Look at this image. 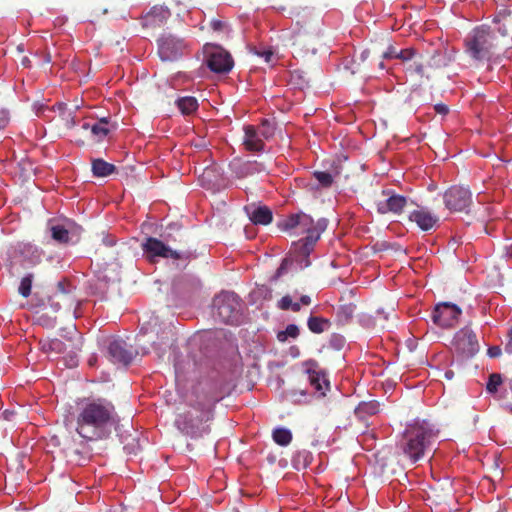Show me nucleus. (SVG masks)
Masks as SVG:
<instances>
[{"label": "nucleus", "instance_id": "7ed1b4c3", "mask_svg": "<svg viewBox=\"0 0 512 512\" xmlns=\"http://www.w3.org/2000/svg\"><path fill=\"white\" fill-rule=\"evenodd\" d=\"M194 393L196 399L191 409L180 413L175 425L183 434L197 439L210 433L208 422L213 419L215 404L224 398V394L215 384L199 386Z\"/></svg>", "mask_w": 512, "mask_h": 512}, {"label": "nucleus", "instance_id": "5fc2aeb1", "mask_svg": "<svg viewBox=\"0 0 512 512\" xmlns=\"http://www.w3.org/2000/svg\"><path fill=\"white\" fill-rule=\"evenodd\" d=\"M378 67H379L381 70L385 69V64H384V62H383V61H380V62H379V64H378Z\"/></svg>", "mask_w": 512, "mask_h": 512}, {"label": "nucleus", "instance_id": "4d7b16f0", "mask_svg": "<svg viewBox=\"0 0 512 512\" xmlns=\"http://www.w3.org/2000/svg\"><path fill=\"white\" fill-rule=\"evenodd\" d=\"M291 14L296 16V17L300 16V12L299 11H291Z\"/></svg>", "mask_w": 512, "mask_h": 512}, {"label": "nucleus", "instance_id": "a18cd8bd", "mask_svg": "<svg viewBox=\"0 0 512 512\" xmlns=\"http://www.w3.org/2000/svg\"><path fill=\"white\" fill-rule=\"evenodd\" d=\"M506 353L512 355V328L509 330L507 335V342L505 344Z\"/></svg>", "mask_w": 512, "mask_h": 512}, {"label": "nucleus", "instance_id": "ddd939ff", "mask_svg": "<svg viewBox=\"0 0 512 512\" xmlns=\"http://www.w3.org/2000/svg\"><path fill=\"white\" fill-rule=\"evenodd\" d=\"M108 354L113 363L129 365L137 352L123 339L116 338L110 341L108 345Z\"/></svg>", "mask_w": 512, "mask_h": 512}, {"label": "nucleus", "instance_id": "c03bdc74", "mask_svg": "<svg viewBox=\"0 0 512 512\" xmlns=\"http://www.w3.org/2000/svg\"><path fill=\"white\" fill-rule=\"evenodd\" d=\"M434 110L440 115H446L449 112V107L446 104L438 103L434 106Z\"/></svg>", "mask_w": 512, "mask_h": 512}, {"label": "nucleus", "instance_id": "f3484780", "mask_svg": "<svg viewBox=\"0 0 512 512\" xmlns=\"http://www.w3.org/2000/svg\"><path fill=\"white\" fill-rule=\"evenodd\" d=\"M243 144L245 149L251 152H260L264 150V142L253 125L244 126V140Z\"/></svg>", "mask_w": 512, "mask_h": 512}, {"label": "nucleus", "instance_id": "864d4df0", "mask_svg": "<svg viewBox=\"0 0 512 512\" xmlns=\"http://www.w3.org/2000/svg\"><path fill=\"white\" fill-rule=\"evenodd\" d=\"M96 362V358L95 357H91L89 360H88V363L90 366H93Z\"/></svg>", "mask_w": 512, "mask_h": 512}, {"label": "nucleus", "instance_id": "6e6d98bb", "mask_svg": "<svg viewBox=\"0 0 512 512\" xmlns=\"http://www.w3.org/2000/svg\"><path fill=\"white\" fill-rule=\"evenodd\" d=\"M296 25L299 27V30L303 27V23L300 20L296 21Z\"/></svg>", "mask_w": 512, "mask_h": 512}, {"label": "nucleus", "instance_id": "dca6fc26", "mask_svg": "<svg viewBox=\"0 0 512 512\" xmlns=\"http://www.w3.org/2000/svg\"><path fill=\"white\" fill-rule=\"evenodd\" d=\"M206 64L215 73H227L233 67V60L228 52L216 50L208 55Z\"/></svg>", "mask_w": 512, "mask_h": 512}, {"label": "nucleus", "instance_id": "c756f323", "mask_svg": "<svg viewBox=\"0 0 512 512\" xmlns=\"http://www.w3.org/2000/svg\"><path fill=\"white\" fill-rule=\"evenodd\" d=\"M43 350L46 352L62 353L65 350V344L60 339H51L43 344Z\"/></svg>", "mask_w": 512, "mask_h": 512}, {"label": "nucleus", "instance_id": "f704fd0d", "mask_svg": "<svg viewBox=\"0 0 512 512\" xmlns=\"http://www.w3.org/2000/svg\"><path fill=\"white\" fill-rule=\"evenodd\" d=\"M58 292L55 294V297L60 301H67L70 302V305L73 304L74 299H71V297L68 295V292L64 289V283L59 282L57 285Z\"/></svg>", "mask_w": 512, "mask_h": 512}, {"label": "nucleus", "instance_id": "bb28decb", "mask_svg": "<svg viewBox=\"0 0 512 512\" xmlns=\"http://www.w3.org/2000/svg\"><path fill=\"white\" fill-rule=\"evenodd\" d=\"M107 125H108L107 119L102 118L97 123H95L91 126V132L95 137H97L98 141L102 140L109 133V129H108Z\"/></svg>", "mask_w": 512, "mask_h": 512}, {"label": "nucleus", "instance_id": "bf43d9fd", "mask_svg": "<svg viewBox=\"0 0 512 512\" xmlns=\"http://www.w3.org/2000/svg\"><path fill=\"white\" fill-rule=\"evenodd\" d=\"M89 127H90V126H89V124H84V125H83V128H84V129H88Z\"/></svg>", "mask_w": 512, "mask_h": 512}, {"label": "nucleus", "instance_id": "473e14b6", "mask_svg": "<svg viewBox=\"0 0 512 512\" xmlns=\"http://www.w3.org/2000/svg\"><path fill=\"white\" fill-rule=\"evenodd\" d=\"M258 132H259L261 138L268 139L273 136L274 127L269 120L264 119L261 122V129Z\"/></svg>", "mask_w": 512, "mask_h": 512}, {"label": "nucleus", "instance_id": "412c9836", "mask_svg": "<svg viewBox=\"0 0 512 512\" xmlns=\"http://www.w3.org/2000/svg\"><path fill=\"white\" fill-rule=\"evenodd\" d=\"M379 403L377 401L361 402L355 409V415L364 420L366 416L376 415L379 412Z\"/></svg>", "mask_w": 512, "mask_h": 512}, {"label": "nucleus", "instance_id": "a878e982", "mask_svg": "<svg viewBox=\"0 0 512 512\" xmlns=\"http://www.w3.org/2000/svg\"><path fill=\"white\" fill-rule=\"evenodd\" d=\"M449 62L450 57L447 55L446 51L435 50L430 58L429 66L433 68H441L447 66Z\"/></svg>", "mask_w": 512, "mask_h": 512}, {"label": "nucleus", "instance_id": "0eeeda50", "mask_svg": "<svg viewBox=\"0 0 512 512\" xmlns=\"http://www.w3.org/2000/svg\"><path fill=\"white\" fill-rule=\"evenodd\" d=\"M214 316L225 324H235L238 320L239 297L234 292H221L213 300Z\"/></svg>", "mask_w": 512, "mask_h": 512}, {"label": "nucleus", "instance_id": "a211bd4d", "mask_svg": "<svg viewBox=\"0 0 512 512\" xmlns=\"http://www.w3.org/2000/svg\"><path fill=\"white\" fill-rule=\"evenodd\" d=\"M249 219L255 225H268L273 220V213L267 206L246 207Z\"/></svg>", "mask_w": 512, "mask_h": 512}, {"label": "nucleus", "instance_id": "cd10ccee", "mask_svg": "<svg viewBox=\"0 0 512 512\" xmlns=\"http://www.w3.org/2000/svg\"><path fill=\"white\" fill-rule=\"evenodd\" d=\"M32 282H33V274H28L21 279V282H20V285L18 288V292L24 298H27L30 296Z\"/></svg>", "mask_w": 512, "mask_h": 512}, {"label": "nucleus", "instance_id": "603ef678", "mask_svg": "<svg viewBox=\"0 0 512 512\" xmlns=\"http://www.w3.org/2000/svg\"><path fill=\"white\" fill-rule=\"evenodd\" d=\"M453 376H454V372H453V371L449 370V371H446V372H445V377H446L447 379H452V378H453Z\"/></svg>", "mask_w": 512, "mask_h": 512}, {"label": "nucleus", "instance_id": "f257e3e1", "mask_svg": "<svg viewBox=\"0 0 512 512\" xmlns=\"http://www.w3.org/2000/svg\"><path fill=\"white\" fill-rule=\"evenodd\" d=\"M327 221L320 219L317 222L303 212L291 214L278 223V227L285 232L294 231L295 235L306 234L303 239L293 243L290 252L291 258H285L277 269L274 278L282 276L289 264L296 262L300 269L310 265L309 256L319 240L321 233L326 229Z\"/></svg>", "mask_w": 512, "mask_h": 512}, {"label": "nucleus", "instance_id": "3c124183", "mask_svg": "<svg viewBox=\"0 0 512 512\" xmlns=\"http://www.w3.org/2000/svg\"><path fill=\"white\" fill-rule=\"evenodd\" d=\"M369 56V51L365 50L361 53V60L364 61Z\"/></svg>", "mask_w": 512, "mask_h": 512}, {"label": "nucleus", "instance_id": "6e6552de", "mask_svg": "<svg viewBox=\"0 0 512 512\" xmlns=\"http://www.w3.org/2000/svg\"><path fill=\"white\" fill-rule=\"evenodd\" d=\"M443 202L450 212L468 213L473 202L472 192L468 187L453 185L444 192Z\"/></svg>", "mask_w": 512, "mask_h": 512}, {"label": "nucleus", "instance_id": "aec40b11", "mask_svg": "<svg viewBox=\"0 0 512 512\" xmlns=\"http://www.w3.org/2000/svg\"><path fill=\"white\" fill-rule=\"evenodd\" d=\"M116 167L104 161L103 159H94L92 161V172L96 177H107L114 173Z\"/></svg>", "mask_w": 512, "mask_h": 512}, {"label": "nucleus", "instance_id": "2f4dec72", "mask_svg": "<svg viewBox=\"0 0 512 512\" xmlns=\"http://www.w3.org/2000/svg\"><path fill=\"white\" fill-rule=\"evenodd\" d=\"M313 175L319 184L324 188H328L333 184V177L329 172L315 171Z\"/></svg>", "mask_w": 512, "mask_h": 512}, {"label": "nucleus", "instance_id": "b1692460", "mask_svg": "<svg viewBox=\"0 0 512 512\" xmlns=\"http://www.w3.org/2000/svg\"><path fill=\"white\" fill-rule=\"evenodd\" d=\"M355 310L356 306L352 303L339 306L336 313L337 321L343 325L349 323L353 318Z\"/></svg>", "mask_w": 512, "mask_h": 512}, {"label": "nucleus", "instance_id": "5701e85b", "mask_svg": "<svg viewBox=\"0 0 512 512\" xmlns=\"http://www.w3.org/2000/svg\"><path fill=\"white\" fill-rule=\"evenodd\" d=\"M331 323L328 319L318 316H310L307 326L312 333L320 334L329 329Z\"/></svg>", "mask_w": 512, "mask_h": 512}, {"label": "nucleus", "instance_id": "f8f14e48", "mask_svg": "<svg viewBox=\"0 0 512 512\" xmlns=\"http://www.w3.org/2000/svg\"><path fill=\"white\" fill-rule=\"evenodd\" d=\"M382 196L383 199L376 201V208L379 214H400L407 204L406 197L390 190H383Z\"/></svg>", "mask_w": 512, "mask_h": 512}, {"label": "nucleus", "instance_id": "49530a36", "mask_svg": "<svg viewBox=\"0 0 512 512\" xmlns=\"http://www.w3.org/2000/svg\"><path fill=\"white\" fill-rule=\"evenodd\" d=\"M502 353V350L499 346H492L488 348V355L492 358L499 357Z\"/></svg>", "mask_w": 512, "mask_h": 512}, {"label": "nucleus", "instance_id": "de8ad7c7", "mask_svg": "<svg viewBox=\"0 0 512 512\" xmlns=\"http://www.w3.org/2000/svg\"><path fill=\"white\" fill-rule=\"evenodd\" d=\"M300 303L303 304V305H307V306L310 305L311 304L310 296H308V295L301 296Z\"/></svg>", "mask_w": 512, "mask_h": 512}, {"label": "nucleus", "instance_id": "423d86ee", "mask_svg": "<svg viewBox=\"0 0 512 512\" xmlns=\"http://www.w3.org/2000/svg\"><path fill=\"white\" fill-rule=\"evenodd\" d=\"M169 242L170 239L168 236H164V240H160L155 237H147L141 244V247L147 259L151 262H154L158 257L165 259L172 258L175 260H189L192 257V253L190 251L179 252L177 250H173L168 245Z\"/></svg>", "mask_w": 512, "mask_h": 512}, {"label": "nucleus", "instance_id": "09e8293b", "mask_svg": "<svg viewBox=\"0 0 512 512\" xmlns=\"http://www.w3.org/2000/svg\"><path fill=\"white\" fill-rule=\"evenodd\" d=\"M293 312H299L300 309H301V303L300 302H293L292 301V306L290 308Z\"/></svg>", "mask_w": 512, "mask_h": 512}, {"label": "nucleus", "instance_id": "9b49d317", "mask_svg": "<svg viewBox=\"0 0 512 512\" xmlns=\"http://www.w3.org/2000/svg\"><path fill=\"white\" fill-rule=\"evenodd\" d=\"M462 310L456 304L450 302L438 303L433 312V322L441 328L454 327L459 320Z\"/></svg>", "mask_w": 512, "mask_h": 512}, {"label": "nucleus", "instance_id": "4c0bfd02", "mask_svg": "<svg viewBox=\"0 0 512 512\" xmlns=\"http://www.w3.org/2000/svg\"><path fill=\"white\" fill-rule=\"evenodd\" d=\"M406 71L413 74H418L420 76H423L424 75V67H423V64L422 63H419V62H414L413 64H410L407 68H406Z\"/></svg>", "mask_w": 512, "mask_h": 512}, {"label": "nucleus", "instance_id": "1a4fd4ad", "mask_svg": "<svg viewBox=\"0 0 512 512\" xmlns=\"http://www.w3.org/2000/svg\"><path fill=\"white\" fill-rule=\"evenodd\" d=\"M157 42L158 54L163 61L177 60L188 50L185 40L172 34H163Z\"/></svg>", "mask_w": 512, "mask_h": 512}, {"label": "nucleus", "instance_id": "4be33fe9", "mask_svg": "<svg viewBox=\"0 0 512 512\" xmlns=\"http://www.w3.org/2000/svg\"><path fill=\"white\" fill-rule=\"evenodd\" d=\"M176 105L183 115H191L198 108V101L195 97L185 96L176 100Z\"/></svg>", "mask_w": 512, "mask_h": 512}, {"label": "nucleus", "instance_id": "7c9ffc66", "mask_svg": "<svg viewBox=\"0 0 512 512\" xmlns=\"http://www.w3.org/2000/svg\"><path fill=\"white\" fill-rule=\"evenodd\" d=\"M261 165L256 161L246 162L241 166V171L239 172V177H246L248 175H252L256 172H260L262 168Z\"/></svg>", "mask_w": 512, "mask_h": 512}, {"label": "nucleus", "instance_id": "393cba45", "mask_svg": "<svg viewBox=\"0 0 512 512\" xmlns=\"http://www.w3.org/2000/svg\"><path fill=\"white\" fill-rule=\"evenodd\" d=\"M274 442L280 446H287L292 441V433L289 429L278 427L272 432Z\"/></svg>", "mask_w": 512, "mask_h": 512}, {"label": "nucleus", "instance_id": "c85d7f7f", "mask_svg": "<svg viewBox=\"0 0 512 512\" xmlns=\"http://www.w3.org/2000/svg\"><path fill=\"white\" fill-rule=\"evenodd\" d=\"M299 328L295 324H289L284 331H280L277 334V339L280 342H285L288 337L297 338L299 336Z\"/></svg>", "mask_w": 512, "mask_h": 512}, {"label": "nucleus", "instance_id": "ea45409f", "mask_svg": "<svg viewBox=\"0 0 512 512\" xmlns=\"http://www.w3.org/2000/svg\"><path fill=\"white\" fill-rule=\"evenodd\" d=\"M292 306V298L289 295L283 296L278 302V307L281 310H289Z\"/></svg>", "mask_w": 512, "mask_h": 512}, {"label": "nucleus", "instance_id": "2eb2a0df", "mask_svg": "<svg viewBox=\"0 0 512 512\" xmlns=\"http://www.w3.org/2000/svg\"><path fill=\"white\" fill-rule=\"evenodd\" d=\"M307 366L308 367L306 372L308 374V379L311 386H313L316 391L320 392V394L324 396L325 391L328 390L330 386L327 374L324 370L320 369L316 361L308 362Z\"/></svg>", "mask_w": 512, "mask_h": 512}, {"label": "nucleus", "instance_id": "39448f33", "mask_svg": "<svg viewBox=\"0 0 512 512\" xmlns=\"http://www.w3.org/2000/svg\"><path fill=\"white\" fill-rule=\"evenodd\" d=\"M466 52L475 60H489L498 46L495 29L488 25L475 27L465 39Z\"/></svg>", "mask_w": 512, "mask_h": 512}, {"label": "nucleus", "instance_id": "13d9d810", "mask_svg": "<svg viewBox=\"0 0 512 512\" xmlns=\"http://www.w3.org/2000/svg\"><path fill=\"white\" fill-rule=\"evenodd\" d=\"M27 62H29V60L27 58H24L23 59V64L26 65Z\"/></svg>", "mask_w": 512, "mask_h": 512}, {"label": "nucleus", "instance_id": "8fccbe9b", "mask_svg": "<svg viewBox=\"0 0 512 512\" xmlns=\"http://www.w3.org/2000/svg\"><path fill=\"white\" fill-rule=\"evenodd\" d=\"M497 32H498L502 37H506V36H507V29H506L505 27H498Z\"/></svg>", "mask_w": 512, "mask_h": 512}, {"label": "nucleus", "instance_id": "a19ab883", "mask_svg": "<svg viewBox=\"0 0 512 512\" xmlns=\"http://www.w3.org/2000/svg\"><path fill=\"white\" fill-rule=\"evenodd\" d=\"M397 54H398V50L393 45H389L387 50L385 52H383L382 58L383 59H393V58L397 59Z\"/></svg>", "mask_w": 512, "mask_h": 512}, {"label": "nucleus", "instance_id": "6ab92c4d", "mask_svg": "<svg viewBox=\"0 0 512 512\" xmlns=\"http://www.w3.org/2000/svg\"><path fill=\"white\" fill-rule=\"evenodd\" d=\"M51 237L60 244H67L70 241V235L76 231L72 224L70 227L64 225H53L50 228Z\"/></svg>", "mask_w": 512, "mask_h": 512}, {"label": "nucleus", "instance_id": "4468645a", "mask_svg": "<svg viewBox=\"0 0 512 512\" xmlns=\"http://www.w3.org/2000/svg\"><path fill=\"white\" fill-rule=\"evenodd\" d=\"M409 220L416 223L422 231H430L439 223V217L422 206H418L417 209L410 212Z\"/></svg>", "mask_w": 512, "mask_h": 512}, {"label": "nucleus", "instance_id": "79ce46f5", "mask_svg": "<svg viewBox=\"0 0 512 512\" xmlns=\"http://www.w3.org/2000/svg\"><path fill=\"white\" fill-rule=\"evenodd\" d=\"M210 27L214 31L220 32V31H223L225 29L226 24L223 21L219 20V19H213L210 22Z\"/></svg>", "mask_w": 512, "mask_h": 512}, {"label": "nucleus", "instance_id": "72a5a7b5", "mask_svg": "<svg viewBox=\"0 0 512 512\" xmlns=\"http://www.w3.org/2000/svg\"><path fill=\"white\" fill-rule=\"evenodd\" d=\"M502 383V378L500 374H491L487 383V391L494 393L497 391L498 386Z\"/></svg>", "mask_w": 512, "mask_h": 512}, {"label": "nucleus", "instance_id": "f03ea898", "mask_svg": "<svg viewBox=\"0 0 512 512\" xmlns=\"http://www.w3.org/2000/svg\"><path fill=\"white\" fill-rule=\"evenodd\" d=\"M77 406L76 432L85 440L108 438L119 421L114 404L106 398H84Z\"/></svg>", "mask_w": 512, "mask_h": 512}, {"label": "nucleus", "instance_id": "37998d69", "mask_svg": "<svg viewBox=\"0 0 512 512\" xmlns=\"http://www.w3.org/2000/svg\"><path fill=\"white\" fill-rule=\"evenodd\" d=\"M301 455H302V456H303V458H304V464H303V467H304V468H305V467L308 465V463L310 462L311 454H310L309 452H307V451H304V452H302V453L300 452V453H298V455H297V456L294 458V460H293V461H294V463H295V467H296V468H298V466L296 465L297 458H298V457H300Z\"/></svg>", "mask_w": 512, "mask_h": 512}, {"label": "nucleus", "instance_id": "20e7f679", "mask_svg": "<svg viewBox=\"0 0 512 512\" xmlns=\"http://www.w3.org/2000/svg\"><path fill=\"white\" fill-rule=\"evenodd\" d=\"M436 433L425 424L408 426L400 442L403 454L413 463L424 457L426 452L432 450Z\"/></svg>", "mask_w": 512, "mask_h": 512}, {"label": "nucleus", "instance_id": "58836bf2", "mask_svg": "<svg viewBox=\"0 0 512 512\" xmlns=\"http://www.w3.org/2000/svg\"><path fill=\"white\" fill-rule=\"evenodd\" d=\"M10 121L9 111L6 109H0V130L4 129Z\"/></svg>", "mask_w": 512, "mask_h": 512}, {"label": "nucleus", "instance_id": "e433bc0d", "mask_svg": "<svg viewBox=\"0 0 512 512\" xmlns=\"http://www.w3.org/2000/svg\"><path fill=\"white\" fill-rule=\"evenodd\" d=\"M254 53L264 59L266 63L272 62L274 52L271 49L257 50L254 49Z\"/></svg>", "mask_w": 512, "mask_h": 512}, {"label": "nucleus", "instance_id": "c9c22d12", "mask_svg": "<svg viewBox=\"0 0 512 512\" xmlns=\"http://www.w3.org/2000/svg\"><path fill=\"white\" fill-rule=\"evenodd\" d=\"M415 55V50L413 48H406L398 51L397 59L402 60L403 62L410 61Z\"/></svg>", "mask_w": 512, "mask_h": 512}, {"label": "nucleus", "instance_id": "9d476101", "mask_svg": "<svg viewBox=\"0 0 512 512\" xmlns=\"http://www.w3.org/2000/svg\"><path fill=\"white\" fill-rule=\"evenodd\" d=\"M452 345L454 350L465 358L473 357L479 351L476 334L469 327H464L455 334Z\"/></svg>", "mask_w": 512, "mask_h": 512}]
</instances>
